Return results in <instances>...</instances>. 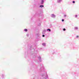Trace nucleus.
Segmentation results:
<instances>
[{
	"mask_svg": "<svg viewBox=\"0 0 79 79\" xmlns=\"http://www.w3.org/2000/svg\"><path fill=\"white\" fill-rule=\"evenodd\" d=\"M47 31V30L45 29H44L42 31V34H45V32H46V31Z\"/></svg>",
	"mask_w": 79,
	"mask_h": 79,
	"instance_id": "6e6552de",
	"label": "nucleus"
},
{
	"mask_svg": "<svg viewBox=\"0 0 79 79\" xmlns=\"http://www.w3.org/2000/svg\"><path fill=\"white\" fill-rule=\"evenodd\" d=\"M72 48L73 49H75V47H74V46L73 45L72 47Z\"/></svg>",
	"mask_w": 79,
	"mask_h": 79,
	"instance_id": "dca6fc26",
	"label": "nucleus"
},
{
	"mask_svg": "<svg viewBox=\"0 0 79 79\" xmlns=\"http://www.w3.org/2000/svg\"><path fill=\"white\" fill-rule=\"evenodd\" d=\"M42 45H43L44 47H45L46 46V44L45 43H43L42 44Z\"/></svg>",
	"mask_w": 79,
	"mask_h": 79,
	"instance_id": "f8f14e48",
	"label": "nucleus"
},
{
	"mask_svg": "<svg viewBox=\"0 0 79 79\" xmlns=\"http://www.w3.org/2000/svg\"><path fill=\"white\" fill-rule=\"evenodd\" d=\"M62 2V0H57V3H60Z\"/></svg>",
	"mask_w": 79,
	"mask_h": 79,
	"instance_id": "9d476101",
	"label": "nucleus"
},
{
	"mask_svg": "<svg viewBox=\"0 0 79 79\" xmlns=\"http://www.w3.org/2000/svg\"><path fill=\"white\" fill-rule=\"evenodd\" d=\"M75 16V18H77V15H76Z\"/></svg>",
	"mask_w": 79,
	"mask_h": 79,
	"instance_id": "4be33fe9",
	"label": "nucleus"
},
{
	"mask_svg": "<svg viewBox=\"0 0 79 79\" xmlns=\"http://www.w3.org/2000/svg\"><path fill=\"white\" fill-rule=\"evenodd\" d=\"M24 31H25V32H27V29H24Z\"/></svg>",
	"mask_w": 79,
	"mask_h": 79,
	"instance_id": "2eb2a0df",
	"label": "nucleus"
},
{
	"mask_svg": "<svg viewBox=\"0 0 79 79\" xmlns=\"http://www.w3.org/2000/svg\"><path fill=\"white\" fill-rule=\"evenodd\" d=\"M4 76L5 75H4V74H2L0 76V79H3Z\"/></svg>",
	"mask_w": 79,
	"mask_h": 79,
	"instance_id": "423d86ee",
	"label": "nucleus"
},
{
	"mask_svg": "<svg viewBox=\"0 0 79 79\" xmlns=\"http://www.w3.org/2000/svg\"><path fill=\"white\" fill-rule=\"evenodd\" d=\"M54 53H55V52H54Z\"/></svg>",
	"mask_w": 79,
	"mask_h": 79,
	"instance_id": "bb28decb",
	"label": "nucleus"
},
{
	"mask_svg": "<svg viewBox=\"0 0 79 79\" xmlns=\"http://www.w3.org/2000/svg\"><path fill=\"white\" fill-rule=\"evenodd\" d=\"M42 10L41 9H39L38 10L37 12H36L35 15L33 16V17H32L31 19V21L33 20V19H34V18H36V17H38V21H39L40 23L38 24V26L40 27V26L41 24H40V22H41V20L40 19V18H39L40 17V14L42 13Z\"/></svg>",
	"mask_w": 79,
	"mask_h": 79,
	"instance_id": "f03ea898",
	"label": "nucleus"
},
{
	"mask_svg": "<svg viewBox=\"0 0 79 79\" xmlns=\"http://www.w3.org/2000/svg\"><path fill=\"white\" fill-rule=\"evenodd\" d=\"M31 63H33V62H32V61L31 62Z\"/></svg>",
	"mask_w": 79,
	"mask_h": 79,
	"instance_id": "a878e982",
	"label": "nucleus"
},
{
	"mask_svg": "<svg viewBox=\"0 0 79 79\" xmlns=\"http://www.w3.org/2000/svg\"><path fill=\"white\" fill-rule=\"evenodd\" d=\"M28 50L27 54H29L30 52V54L32 55L33 59H36L37 58H38L39 61L38 60H35L36 63H39V62H42V60L41 57L39 56L37 57V54L38 53V51L37 48L35 49L32 47L31 45H29L28 46Z\"/></svg>",
	"mask_w": 79,
	"mask_h": 79,
	"instance_id": "f257e3e1",
	"label": "nucleus"
},
{
	"mask_svg": "<svg viewBox=\"0 0 79 79\" xmlns=\"http://www.w3.org/2000/svg\"><path fill=\"white\" fill-rule=\"evenodd\" d=\"M63 30L64 31H66V29L65 28H63Z\"/></svg>",
	"mask_w": 79,
	"mask_h": 79,
	"instance_id": "f3484780",
	"label": "nucleus"
},
{
	"mask_svg": "<svg viewBox=\"0 0 79 79\" xmlns=\"http://www.w3.org/2000/svg\"><path fill=\"white\" fill-rule=\"evenodd\" d=\"M66 15H64V17H66Z\"/></svg>",
	"mask_w": 79,
	"mask_h": 79,
	"instance_id": "5701e85b",
	"label": "nucleus"
},
{
	"mask_svg": "<svg viewBox=\"0 0 79 79\" xmlns=\"http://www.w3.org/2000/svg\"><path fill=\"white\" fill-rule=\"evenodd\" d=\"M41 77L42 79H48V75L46 73H43L41 74Z\"/></svg>",
	"mask_w": 79,
	"mask_h": 79,
	"instance_id": "20e7f679",
	"label": "nucleus"
},
{
	"mask_svg": "<svg viewBox=\"0 0 79 79\" xmlns=\"http://www.w3.org/2000/svg\"><path fill=\"white\" fill-rule=\"evenodd\" d=\"M79 37V36H77L76 38H78Z\"/></svg>",
	"mask_w": 79,
	"mask_h": 79,
	"instance_id": "b1692460",
	"label": "nucleus"
},
{
	"mask_svg": "<svg viewBox=\"0 0 79 79\" xmlns=\"http://www.w3.org/2000/svg\"><path fill=\"white\" fill-rule=\"evenodd\" d=\"M40 71L41 73H45V70L44 66V64H40Z\"/></svg>",
	"mask_w": 79,
	"mask_h": 79,
	"instance_id": "7ed1b4c3",
	"label": "nucleus"
},
{
	"mask_svg": "<svg viewBox=\"0 0 79 79\" xmlns=\"http://www.w3.org/2000/svg\"><path fill=\"white\" fill-rule=\"evenodd\" d=\"M50 26H52V24H51V25H50Z\"/></svg>",
	"mask_w": 79,
	"mask_h": 79,
	"instance_id": "cd10ccee",
	"label": "nucleus"
},
{
	"mask_svg": "<svg viewBox=\"0 0 79 79\" xmlns=\"http://www.w3.org/2000/svg\"><path fill=\"white\" fill-rule=\"evenodd\" d=\"M73 3H75V1H73Z\"/></svg>",
	"mask_w": 79,
	"mask_h": 79,
	"instance_id": "a211bd4d",
	"label": "nucleus"
},
{
	"mask_svg": "<svg viewBox=\"0 0 79 79\" xmlns=\"http://www.w3.org/2000/svg\"><path fill=\"white\" fill-rule=\"evenodd\" d=\"M44 3V0H41V2H40L41 5H43Z\"/></svg>",
	"mask_w": 79,
	"mask_h": 79,
	"instance_id": "1a4fd4ad",
	"label": "nucleus"
},
{
	"mask_svg": "<svg viewBox=\"0 0 79 79\" xmlns=\"http://www.w3.org/2000/svg\"><path fill=\"white\" fill-rule=\"evenodd\" d=\"M38 33H37L35 34V35L36 37H40V34L39 33V31L38 32Z\"/></svg>",
	"mask_w": 79,
	"mask_h": 79,
	"instance_id": "39448f33",
	"label": "nucleus"
},
{
	"mask_svg": "<svg viewBox=\"0 0 79 79\" xmlns=\"http://www.w3.org/2000/svg\"><path fill=\"white\" fill-rule=\"evenodd\" d=\"M42 37H45V35H43Z\"/></svg>",
	"mask_w": 79,
	"mask_h": 79,
	"instance_id": "aec40b11",
	"label": "nucleus"
},
{
	"mask_svg": "<svg viewBox=\"0 0 79 79\" xmlns=\"http://www.w3.org/2000/svg\"><path fill=\"white\" fill-rule=\"evenodd\" d=\"M44 5H40L39 6L40 8H44Z\"/></svg>",
	"mask_w": 79,
	"mask_h": 79,
	"instance_id": "9b49d317",
	"label": "nucleus"
},
{
	"mask_svg": "<svg viewBox=\"0 0 79 79\" xmlns=\"http://www.w3.org/2000/svg\"><path fill=\"white\" fill-rule=\"evenodd\" d=\"M74 29L75 30H77L78 29V27H75Z\"/></svg>",
	"mask_w": 79,
	"mask_h": 79,
	"instance_id": "4468645a",
	"label": "nucleus"
},
{
	"mask_svg": "<svg viewBox=\"0 0 79 79\" xmlns=\"http://www.w3.org/2000/svg\"><path fill=\"white\" fill-rule=\"evenodd\" d=\"M58 56H59L60 55V54H58Z\"/></svg>",
	"mask_w": 79,
	"mask_h": 79,
	"instance_id": "393cba45",
	"label": "nucleus"
},
{
	"mask_svg": "<svg viewBox=\"0 0 79 79\" xmlns=\"http://www.w3.org/2000/svg\"><path fill=\"white\" fill-rule=\"evenodd\" d=\"M51 17L52 18H55V17H56V15H54V14H51Z\"/></svg>",
	"mask_w": 79,
	"mask_h": 79,
	"instance_id": "0eeeda50",
	"label": "nucleus"
},
{
	"mask_svg": "<svg viewBox=\"0 0 79 79\" xmlns=\"http://www.w3.org/2000/svg\"><path fill=\"white\" fill-rule=\"evenodd\" d=\"M47 31H49V32H51V30L50 29L48 28L47 30Z\"/></svg>",
	"mask_w": 79,
	"mask_h": 79,
	"instance_id": "ddd939ff",
	"label": "nucleus"
},
{
	"mask_svg": "<svg viewBox=\"0 0 79 79\" xmlns=\"http://www.w3.org/2000/svg\"><path fill=\"white\" fill-rule=\"evenodd\" d=\"M64 21V19H62V22H63Z\"/></svg>",
	"mask_w": 79,
	"mask_h": 79,
	"instance_id": "6ab92c4d",
	"label": "nucleus"
},
{
	"mask_svg": "<svg viewBox=\"0 0 79 79\" xmlns=\"http://www.w3.org/2000/svg\"><path fill=\"white\" fill-rule=\"evenodd\" d=\"M26 35L27 37H28L29 36V34H27Z\"/></svg>",
	"mask_w": 79,
	"mask_h": 79,
	"instance_id": "412c9836",
	"label": "nucleus"
}]
</instances>
